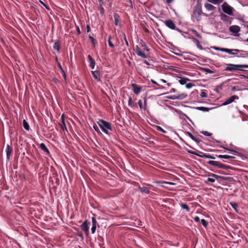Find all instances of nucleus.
Instances as JSON below:
<instances>
[{"label":"nucleus","mask_w":248,"mask_h":248,"mask_svg":"<svg viewBox=\"0 0 248 248\" xmlns=\"http://www.w3.org/2000/svg\"><path fill=\"white\" fill-rule=\"evenodd\" d=\"M23 126L24 129H26V130L29 131L30 130L29 124H28V122L25 120H24L23 121Z\"/></svg>","instance_id":"393cba45"},{"label":"nucleus","mask_w":248,"mask_h":248,"mask_svg":"<svg viewBox=\"0 0 248 248\" xmlns=\"http://www.w3.org/2000/svg\"><path fill=\"white\" fill-rule=\"evenodd\" d=\"M88 222L87 220H85L82 224L81 225V229L86 233L88 234L89 231V227H88Z\"/></svg>","instance_id":"9d476101"},{"label":"nucleus","mask_w":248,"mask_h":248,"mask_svg":"<svg viewBox=\"0 0 248 248\" xmlns=\"http://www.w3.org/2000/svg\"><path fill=\"white\" fill-rule=\"evenodd\" d=\"M202 133L206 136H210L211 135V134L206 131H202Z\"/></svg>","instance_id":"c03bdc74"},{"label":"nucleus","mask_w":248,"mask_h":248,"mask_svg":"<svg viewBox=\"0 0 248 248\" xmlns=\"http://www.w3.org/2000/svg\"><path fill=\"white\" fill-rule=\"evenodd\" d=\"M160 81L162 82L163 83H166V81L164 79H161Z\"/></svg>","instance_id":"69168bd1"},{"label":"nucleus","mask_w":248,"mask_h":248,"mask_svg":"<svg viewBox=\"0 0 248 248\" xmlns=\"http://www.w3.org/2000/svg\"><path fill=\"white\" fill-rule=\"evenodd\" d=\"M175 92V89L174 88H172L170 91V93H174Z\"/></svg>","instance_id":"0e129e2a"},{"label":"nucleus","mask_w":248,"mask_h":248,"mask_svg":"<svg viewBox=\"0 0 248 248\" xmlns=\"http://www.w3.org/2000/svg\"><path fill=\"white\" fill-rule=\"evenodd\" d=\"M239 52L233 51V53H234V55L237 54Z\"/></svg>","instance_id":"774afa93"},{"label":"nucleus","mask_w":248,"mask_h":248,"mask_svg":"<svg viewBox=\"0 0 248 248\" xmlns=\"http://www.w3.org/2000/svg\"><path fill=\"white\" fill-rule=\"evenodd\" d=\"M62 123L59 124L61 129L62 130L63 132L67 131V129L64 122V115L62 114L61 116Z\"/></svg>","instance_id":"9b49d317"},{"label":"nucleus","mask_w":248,"mask_h":248,"mask_svg":"<svg viewBox=\"0 0 248 248\" xmlns=\"http://www.w3.org/2000/svg\"><path fill=\"white\" fill-rule=\"evenodd\" d=\"M234 51L239 52V55L237 56V57L246 58L248 57V52L243 50H239L234 49Z\"/></svg>","instance_id":"0eeeda50"},{"label":"nucleus","mask_w":248,"mask_h":248,"mask_svg":"<svg viewBox=\"0 0 248 248\" xmlns=\"http://www.w3.org/2000/svg\"><path fill=\"white\" fill-rule=\"evenodd\" d=\"M100 12L101 13L103 14H104V8L103 7H101V9H100Z\"/></svg>","instance_id":"680f3d73"},{"label":"nucleus","mask_w":248,"mask_h":248,"mask_svg":"<svg viewBox=\"0 0 248 248\" xmlns=\"http://www.w3.org/2000/svg\"><path fill=\"white\" fill-rule=\"evenodd\" d=\"M108 45H109V46L110 47H114V45H113V43L110 41V37H109V39L108 40Z\"/></svg>","instance_id":"37998d69"},{"label":"nucleus","mask_w":248,"mask_h":248,"mask_svg":"<svg viewBox=\"0 0 248 248\" xmlns=\"http://www.w3.org/2000/svg\"><path fill=\"white\" fill-rule=\"evenodd\" d=\"M209 2L214 4H217L220 3H222L223 0H208Z\"/></svg>","instance_id":"cd10ccee"},{"label":"nucleus","mask_w":248,"mask_h":248,"mask_svg":"<svg viewBox=\"0 0 248 248\" xmlns=\"http://www.w3.org/2000/svg\"><path fill=\"white\" fill-rule=\"evenodd\" d=\"M151 82H152L153 83L155 84H156V85H157L159 86V84H158L156 81H155L154 80H153V79H151Z\"/></svg>","instance_id":"13d9d810"},{"label":"nucleus","mask_w":248,"mask_h":248,"mask_svg":"<svg viewBox=\"0 0 248 248\" xmlns=\"http://www.w3.org/2000/svg\"><path fill=\"white\" fill-rule=\"evenodd\" d=\"M156 128L158 131H161L162 132L164 133L166 132V131L165 130H164L161 127L159 126H156Z\"/></svg>","instance_id":"c9c22d12"},{"label":"nucleus","mask_w":248,"mask_h":248,"mask_svg":"<svg viewBox=\"0 0 248 248\" xmlns=\"http://www.w3.org/2000/svg\"><path fill=\"white\" fill-rule=\"evenodd\" d=\"M165 24L166 26H167L168 28L172 29V30H176V31L180 32L181 31L180 29L177 28L175 29V25L173 21L170 19L167 20L165 21Z\"/></svg>","instance_id":"20e7f679"},{"label":"nucleus","mask_w":248,"mask_h":248,"mask_svg":"<svg viewBox=\"0 0 248 248\" xmlns=\"http://www.w3.org/2000/svg\"><path fill=\"white\" fill-rule=\"evenodd\" d=\"M186 87L187 89H190L194 86V84L191 83H186Z\"/></svg>","instance_id":"e433bc0d"},{"label":"nucleus","mask_w":248,"mask_h":248,"mask_svg":"<svg viewBox=\"0 0 248 248\" xmlns=\"http://www.w3.org/2000/svg\"><path fill=\"white\" fill-rule=\"evenodd\" d=\"M142 51L141 49L138 46H136V53L137 54V55L139 56L140 53H142Z\"/></svg>","instance_id":"72a5a7b5"},{"label":"nucleus","mask_w":248,"mask_h":248,"mask_svg":"<svg viewBox=\"0 0 248 248\" xmlns=\"http://www.w3.org/2000/svg\"><path fill=\"white\" fill-rule=\"evenodd\" d=\"M99 1V5L102 6L103 4V1L102 0H98Z\"/></svg>","instance_id":"bf43d9fd"},{"label":"nucleus","mask_w":248,"mask_h":248,"mask_svg":"<svg viewBox=\"0 0 248 248\" xmlns=\"http://www.w3.org/2000/svg\"><path fill=\"white\" fill-rule=\"evenodd\" d=\"M208 164L214 166H217L221 169H226L225 165L221 164L218 161L210 160L208 162Z\"/></svg>","instance_id":"423d86ee"},{"label":"nucleus","mask_w":248,"mask_h":248,"mask_svg":"<svg viewBox=\"0 0 248 248\" xmlns=\"http://www.w3.org/2000/svg\"><path fill=\"white\" fill-rule=\"evenodd\" d=\"M76 30H77L78 33V34H80L81 32H80V31L79 28L78 26L76 27Z\"/></svg>","instance_id":"5fc2aeb1"},{"label":"nucleus","mask_w":248,"mask_h":248,"mask_svg":"<svg viewBox=\"0 0 248 248\" xmlns=\"http://www.w3.org/2000/svg\"><path fill=\"white\" fill-rule=\"evenodd\" d=\"M168 98L170 99H172V100L177 99V95H170V96H168Z\"/></svg>","instance_id":"4c0bfd02"},{"label":"nucleus","mask_w":248,"mask_h":248,"mask_svg":"<svg viewBox=\"0 0 248 248\" xmlns=\"http://www.w3.org/2000/svg\"><path fill=\"white\" fill-rule=\"evenodd\" d=\"M219 177V176L216 174H213L212 175H210L207 179V182L210 183H214L216 179Z\"/></svg>","instance_id":"2eb2a0df"},{"label":"nucleus","mask_w":248,"mask_h":248,"mask_svg":"<svg viewBox=\"0 0 248 248\" xmlns=\"http://www.w3.org/2000/svg\"><path fill=\"white\" fill-rule=\"evenodd\" d=\"M238 99L239 97L237 95H232L231 97L227 98L223 103V105H228L233 102L235 100H238Z\"/></svg>","instance_id":"39448f33"},{"label":"nucleus","mask_w":248,"mask_h":248,"mask_svg":"<svg viewBox=\"0 0 248 248\" xmlns=\"http://www.w3.org/2000/svg\"><path fill=\"white\" fill-rule=\"evenodd\" d=\"M138 104L139 105L140 108H141V109L142 108V102L141 100H139Z\"/></svg>","instance_id":"de8ad7c7"},{"label":"nucleus","mask_w":248,"mask_h":248,"mask_svg":"<svg viewBox=\"0 0 248 248\" xmlns=\"http://www.w3.org/2000/svg\"><path fill=\"white\" fill-rule=\"evenodd\" d=\"M201 222L204 227H206L207 226L208 223L204 219H201Z\"/></svg>","instance_id":"f704fd0d"},{"label":"nucleus","mask_w":248,"mask_h":248,"mask_svg":"<svg viewBox=\"0 0 248 248\" xmlns=\"http://www.w3.org/2000/svg\"><path fill=\"white\" fill-rule=\"evenodd\" d=\"M223 11L230 16H232L233 15L234 9L230 6L226 2H224L221 5Z\"/></svg>","instance_id":"f03ea898"},{"label":"nucleus","mask_w":248,"mask_h":248,"mask_svg":"<svg viewBox=\"0 0 248 248\" xmlns=\"http://www.w3.org/2000/svg\"><path fill=\"white\" fill-rule=\"evenodd\" d=\"M205 71L209 74H213L214 72L209 69H205Z\"/></svg>","instance_id":"8fccbe9b"},{"label":"nucleus","mask_w":248,"mask_h":248,"mask_svg":"<svg viewBox=\"0 0 248 248\" xmlns=\"http://www.w3.org/2000/svg\"><path fill=\"white\" fill-rule=\"evenodd\" d=\"M163 183L165 184H168L171 185H174L175 184L174 183L172 182H163Z\"/></svg>","instance_id":"4d7b16f0"},{"label":"nucleus","mask_w":248,"mask_h":248,"mask_svg":"<svg viewBox=\"0 0 248 248\" xmlns=\"http://www.w3.org/2000/svg\"><path fill=\"white\" fill-rule=\"evenodd\" d=\"M40 148L45 153L47 154H49V151L45 144L43 143H42L40 144Z\"/></svg>","instance_id":"412c9836"},{"label":"nucleus","mask_w":248,"mask_h":248,"mask_svg":"<svg viewBox=\"0 0 248 248\" xmlns=\"http://www.w3.org/2000/svg\"><path fill=\"white\" fill-rule=\"evenodd\" d=\"M173 1V0H166V2L168 4L171 3Z\"/></svg>","instance_id":"052dcab7"},{"label":"nucleus","mask_w":248,"mask_h":248,"mask_svg":"<svg viewBox=\"0 0 248 248\" xmlns=\"http://www.w3.org/2000/svg\"><path fill=\"white\" fill-rule=\"evenodd\" d=\"M131 86L133 88V92L136 94H139L141 90V88L134 83L132 84Z\"/></svg>","instance_id":"4468645a"},{"label":"nucleus","mask_w":248,"mask_h":248,"mask_svg":"<svg viewBox=\"0 0 248 248\" xmlns=\"http://www.w3.org/2000/svg\"><path fill=\"white\" fill-rule=\"evenodd\" d=\"M205 8L209 11H213L215 7L211 4L206 3L204 5Z\"/></svg>","instance_id":"6ab92c4d"},{"label":"nucleus","mask_w":248,"mask_h":248,"mask_svg":"<svg viewBox=\"0 0 248 248\" xmlns=\"http://www.w3.org/2000/svg\"><path fill=\"white\" fill-rule=\"evenodd\" d=\"M187 95L186 93H182L179 95H177V99L182 100L187 97Z\"/></svg>","instance_id":"bb28decb"},{"label":"nucleus","mask_w":248,"mask_h":248,"mask_svg":"<svg viewBox=\"0 0 248 248\" xmlns=\"http://www.w3.org/2000/svg\"><path fill=\"white\" fill-rule=\"evenodd\" d=\"M229 31L235 34V35L236 36V34L238 33L240 31V28L239 26L237 25H232L230 27Z\"/></svg>","instance_id":"6e6552de"},{"label":"nucleus","mask_w":248,"mask_h":248,"mask_svg":"<svg viewBox=\"0 0 248 248\" xmlns=\"http://www.w3.org/2000/svg\"><path fill=\"white\" fill-rule=\"evenodd\" d=\"M97 124L105 134L110 135V131L112 130V128L111 124L109 122L102 119H99L97 121Z\"/></svg>","instance_id":"f257e3e1"},{"label":"nucleus","mask_w":248,"mask_h":248,"mask_svg":"<svg viewBox=\"0 0 248 248\" xmlns=\"http://www.w3.org/2000/svg\"><path fill=\"white\" fill-rule=\"evenodd\" d=\"M231 66L235 67V68H232V67H228L227 70L230 71H232L233 70H236L240 68H248V65L247 64H238V65H233L231 64Z\"/></svg>","instance_id":"1a4fd4ad"},{"label":"nucleus","mask_w":248,"mask_h":248,"mask_svg":"<svg viewBox=\"0 0 248 248\" xmlns=\"http://www.w3.org/2000/svg\"><path fill=\"white\" fill-rule=\"evenodd\" d=\"M93 128L94 129V130L97 132V133H98V134L100 133V131L97 125H93Z\"/></svg>","instance_id":"58836bf2"},{"label":"nucleus","mask_w":248,"mask_h":248,"mask_svg":"<svg viewBox=\"0 0 248 248\" xmlns=\"http://www.w3.org/2000/svg\"><path fill=\"white\" fill-rule=\"evenodd\" d=\"M180 206L182 209L186 210V211H187V212H189L190 210L189 207L186 203H182V202L180 203Z\"/></svg>","instance_id":"b1692460"},{"label":"nucleus","mask_w":248,"mask_h":248,"mask_svg":"<svg viewBox=\"0 0 248 248\" xmlns=\"http://www.w3.org/2000/svg\"><path fill=\"white\" fill-rule=\"evenodd\" d=\"M114 20L115 21V24L117 25L119 21L116 16H114Z\"/></svg>","instance_id":"6e6d98bb"},{"label":"nucleus","mask_w":248,"mask_h":248,"mask_svg":"<svg viewBox=\"0 0 248 248\" xmlns=\"http://www.w3.org/2000/svg\"><path fill=\"white\" fill-rule=\"evenodd\" d=\"M193 32L198 38H202V36L196 30H193Z\"/></svg>","instance_id":"ea45409f"},{"label":"nucleus","mask_w":248,"mask_h":248,"mask_svg":"<svg viewBox=\"0 0 248 248\" xmlns=\"http://www.w3.org/2000/svg\"><path fill=\"white\" fill-rule=\"evenodd\" d=\"M196 109L203 111H208L209 110L208 108L205 107H197Z\"/></svg>","instance_id":"2f4dec72"},{"label":"nucleus","mask_w":248,"mask_h":248,"mask_svg":"<svg viewBox=\"0 0 248 248\" xmlns=\"http://www.w3.org/2000/svg\"><path fill=\"white\" fill-rule=\"evenodd\" d=\"M178 78H180L179 82L181 85H185L187 81L189 80V79L186 78H181L180 77H177Z\"/></svg>","instance_id":"f3484780"},{"label":"nucleus","mask_w":248,"mask_h":248,"mask_svg":"<svg viewBox=\"0 0 248 248\" xmlns=\"http://www.w3.org/2000/svg\"><path fill=\"white\" fill-rule=\"evenodd\" d=\"M193 41L196 44L197 46L199 48H200L201 50L203 49L202 46L201 45V44L198 40H197L196 38H193Z\"/></svg>","instance_id":"5701e85b"},{"label":"nucleus","mask_w":248,"mask_h":248,"mask_svg":"<svg viewBox=\"0 0 248 248\" xmlns=\"http://www.w3.org/2000/svg\"><path fill=\"white\" fill-rule=\"evenodd\" d=\"M187 134L189 137H190L193 140H194L197 143H199L201 141L200 140L199 138H198L196 136H194L193 135H192V134L191 133L187 132Z\"/></svg>","instance_id":"aec40b11"},{"label":"nucleus","mask_w":248,"mask_h":248,"mask_svg":"<svg viewBox=\"0 0 248 248\" xmlns=\"http://www.w3.org/2000/svg\"><path fill=\"white\" fill-rule=\"evenodd\" d=\"M139 56H140L141 57L143 58H147V56L143 52H142V53H140Z\"/></svg>","instance_id":"3c124183"},{"label":"nucleus","mask_w":248,"mask_h":248,"mask_svg":"<svg viewBox=\"0 0 248 248\" xmlns=\"http://www.w3.org/2000/svg\"><path fill=\"white\" fill-rule=\"evenodd\" d=\"M202 14V11L201 8L199 7H194L193 10V15L198 21L201 19Z\"/></svg>","instance_id":"7ed1b4c3"},{"label":"nucleus","mask_w":248,"mask_h":248,"mask_svg":"<svg viewBox=\"0 0 248 248\" xmlns=\"http://www.w3.org/2000/svg\"><path fill=\"white\" fill-rule=\"evenodd\" d=\"M140 191L142 193L148 194L149 193V189L147 187H140Z\"/></svg>","instance_id":"a878e982"},{"label":"nucleus","mask_w":248,"mask_h":248,"mask_svg":"<svg viewBox=\"0 0 248 248\" xmlns=\"http://www.w3.org/2000/svg\"><path fill=\"white\" fill-rule=\"evenodd\" d=\"M53 48L54 49L57 50V51H59L60 49V46L57 43H55L53 46Z\"/></svg>","instance_id":"a19ab883"},{"label":"nucleus","mask_w":248,"mask_h":248,"mask_svg":"<svg viewBox=\"0 0 248 248\" xmlns=\"http://www.w3.org/2000/svg\"><path fill=\"white\" fill-rule=\"evenodd\" d=\"M194 219L195 222H199L200 220V217H194Z\"/></svg>","instance_id":"864d4df0"},{"label":"nucleus","mask_w":248,"mask_h":248,"mask_svg":"<svg viewBox=\"0 0 248 248\" xmlns=\"http://www.w3.org/2000/svg\"><path fill=\"white\" fill-rule=\"evenodd\" d=\"M141 46L143 47V49L147 51H148L149 50V49L148 48L147 46H146V44L144 42H142L141 43Z\"/></svg>","instance_id":"473e14b6"},{"label":"nucleus","mask_w":248,"mask_h":248,"mask_svg":"<svg viewBox=\"0 0 248 248\" xmlns=\"http://www.w3.org/2000/svg\"><path fill=\"white\" fill-rule=\"evenodd\" d=\"M219 51L222 52H225L228 53V52L229 51V49L228 48H221V49H219Z\"/></svg>","instance_id":"a18cd8bd"},{"label":"nucleus","mask_w":248,"mask_h":248,"mask_svg":"<svg viewBox=\"0 0 248 248\" xmlns=\"http://www.w3.org/2000/svg\"><path fill=\"white\" fill-rule=\"evenodd\" d=\"M230 18L227 15L221 14H220V19L224 22H229L230 21Z\"/></svg>","instance_id":"a211bd4d"},{"label":"nucleus","mask_w":248,"mask_h":248,"mask_svg":"<svg viewBox=\"0 0 248 248\" xmlns=\"http://www.w3.org/2000/svg\"><path fill=\"white\" fill-rule=\"evenodd\" d=\"M128 106L131 107H133L134 106V104L131 97H129L128 98Z\"/></svg>","instance_id":"7c9ffc66"},{"label":"nucleus","mask_w":248,"mask_h":248,"mask_svg":"<svg viewBox=\"0 0 248 248\" xmlns=\"http://www.w3.org/2000/svg\"><path fill=\"white\" fill-rule=\"evenodd\" d=\"M215 49L217 50H219V49H221V48H219V47H216L215 48Z\"/></svg>","instance_id":"338daca9"},{"label":"nucleus","mask_w":248,"mask_h":248,"mask_svg":"<svg viewBox=\"0 0 248 248\" xmlns=\"http://www.w3.org/2000/svg\"><path fill=\"white\" fill-rule=\"evenodd\" d=\"M230 204L231 205L232 207L234 209V210L236 212H238V210L237 209L238 207L237 204L235 202H231Z\"/></svg>","instance_id":"c85d7f7f"},{"label":"nucleus","mask_w":248,"mask_h":248,"mask_svg":"<svg viewBox=\"0 0 248 248\" xmlns=\"http://www.w3.org/2000/svg\"><path fill=\"white\" fill-rule=\"evenodd\" d=\"M92 227L91 228V231H92V233L93 234L95 232L96 226L97 225V222L96 220L94 217H92Z\"/></svg>","instance_id":"f8f14e48"},{"label":"nucleus","mask_w":248,"mask_h":248,"mask_svg":"<svg viewBox=\"0 0 248 248\" xmlns=\"http://www.w3.org/2000/svg\"><path fill=\"white\" fill-rule=\"evenodd\" d=\"M205 157L208 158H211V159H215V157L209 155H203Z\"/></svg>","instance_id":"09e8293b"},{"label":"nucleus","mask_w":248,"mask_h":248,"mask_svg":"<svg viewBox=\"0 0 248 248\" xmlns=\"http://www.w3.org/2000/svg\"><path fill=\"white\" fill-rule=\"evenodd\" d=\"M144 63L147 65H150V63L146 61H144Z\"/></svg>","instance_id":"e2e57ef3"},{"label":"nucleus","mask_w":248,"mask_h":248,"mask_svg":"<svg viewBox=\"0 0 248 248\" xmlns=\"http://www.w3.org/2000/svg\"><path fill=\"white\" fill-rule=\"evenodd\" d=\"M234 49H229V52H228V53L230 54L234 55V53H233V51H234V50H233Z\"/></svg>","instance_id":"603ef678"},{"label":"nucleus","mask_w":248,"mask_h":248,"mask_svg":"<svg viewBox=\"0 0 248 248\" xmlns=\"http://www.w3.org/2000/svg\"><path fill=\"white\" fill-rule=\"evenodd\" d=\"M89 39H90L93 45H94L95 43H96V41L95 39L94 38H93V37L90 36Z\"/></svg>","instance_id":"79ce46f5"},{"label":"nucleus","mask_w":248,"mask_h":248,"mask_svg":"<svg viewBox=\"0 0 248 248\" xmlns=\"http://www.w3.org/2000/svg\"><path fill=\"white\" fill-rule=\"evenodd\" d=\"M13 152V149L9 145H6V157L8 159H10Z\"/></svg>","instance_id":"ddd939ff"},{"label":"nucleus","mask_w":248,"mask_h":248,"mask_svg":"<svg viewBox=\"0 0 248 248\" xmlns=\"http://www.w3.org/2000/svg\"><path fill=\"white\" fill-rule=\"evenodd\" d=\"M89 62H90V67L93 69L94 68L95 62L94 59L91 57V55H89L88 56Z\"/></svg>","instance_id":"dca6fc26"},{"label":"nucleus","mask_w":248,"mask_h":248,"mask_svg":"<svg viewBox=\"0 0 248 248\" xmlns=\"http://www.w3.org/2000/svg\"><path fill=\"white\" fill-rule=\"evenodd\" d=\"M218 157L220 158H225V159H230L233 158L230 155H219L218 156Z\"/></svg>","instance_id":"c756f323"},{"label":"nucleus","mask_w":248,"mask_h":248,"mask_svg":"<svg viewBox=\"0 0 248 248\" xmlns=\"http://www.w3.org/2000/svg\"><path fill=\"white\" fill-rule=\"evenodd\" d=\"M92 74L93 78L96 80H100L99 78V73L97 71H94L92 72Z\"/></svg>","instance_id":"4be33fe9"},{"label":"nucleus","mask_w":248,"mask_h":248,"mask_svg":"<svg viewBox=\"0 0 248 248\" xmlns=\"http://www.w3.org/2000/svg\"><path fill=\"white\" fill-rule=\"evenodd\" d=\"M200 96L202 98H204V97H206L207 96L206 93L205 92H202L201 93Z\"/></svg>","instance_id":"49530a36"}]
</instances>
